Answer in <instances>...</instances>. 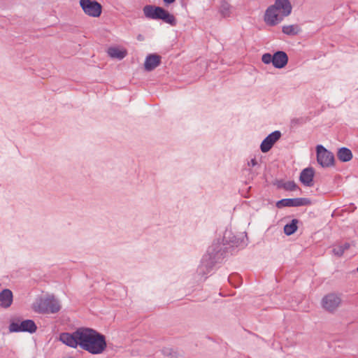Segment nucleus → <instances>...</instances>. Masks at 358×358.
I'll return each mask as SVG.
<instances>
[{
	"mask_svg": "<svg viewBox=\"0 0 358 358\" xmlns=\"http://www.w3.org/2000/svg\"><path fill=\"white\" fill-rule=\"evenodd\" d=\"M246 235L235 236L231 231L226 230L222 239L215 240L208 248L207 253L201 259L197 268L199 275L204 276L210 273L215 265L220 262L227 255L233 254L236 248L247 245Z\"/></svg>",
	"mask_w": 358,
	"mask_h": 358,
	"instance_id": "f257e3e1",
	"label": "nucleus"
},
{
	"mask_svg": "<svg viewBox=\"0 0 358 358\" xmlns=\"http://www.w3.org/2000/svg\"><path fill=\"white\" fill-rule=\"evenodd\" d=\"M59 341L71 348L79 346L92 355L101 354L107 346L104 335L87 327L78 328L73 333H62Z\"/></svg>",
	"mask_w": 358,
	"mask_h": 358,
	"instance_id": "f03ea898",
	"label": "nucleus"
},
{
	"mask_svg": "<svg viewBox=\"0 0 358 358\" xmlns=\"http://www.w3.org/2000/svg\"><path fill=\"white\" fill-rule=\"evenodd\" d=\"M292 10V6L289 0H275L274 4L266 10L264 20L268 26H275L281 22L285 17L289 15Z\"/></svg>",
	"mask_w": 358,
	"mask_h": 358,
	"instance_id": "7ed1b4c3",
	"label": "nucleus"
},
{
	"mask_svg": "<svg viewBox=\"0 0 358 358\" xmlns=\"http://www.w3.org/2000/svg\"><path fill=\"white\" fill-rule=\"evenodd\" d=\"M143 14L148 19L162 20L173 27L177 24L175 16L162 7L154 5H146L143 8Z\"/></svg>",
	"mask_w": 358,
	"mask_h": 358,
	"instance_id": "20e7f679",
	"label": "nucleus"
},
{
	"mask_svg": "<svg viewBox=\"0 0 358 358\" xmlns=\"http://www.w3.org/2000/svg\"><path fill=\"white\" fill-rule=\"evenodd\" d=\"M35 312L39 313H56L61 309L59 301L53 296L41 298L33 304Z\"/></svg>",
	"mask_w": 358,
	"mask_h": 358,
	"instance_id": "39448f33",
	"label": "nucleus"
},
{
	"mask_svg": "<svg viewBox=\"0 0 358 358\" xmlns=\"http://www.w3.org/2000/svg\"><path fill=\"white\" fill-rule=\"evenodd\" d=\"M10 332H28L29 334L35 333L37 330V326L32 320H24L20 321H11L8 327Z\"/></svg>",
	"mask_w": 358,
	"mask_h": 358,
	"instance_id": "423d86ee",
	"label": "nucleus"
},
{
	"mask_svg": "<svg viewBox=\"0 0 358 358\" xmlns=\"http://www.w3.org/2000/svg\"><path fill=\"white\" fill-rule=\"evenodd\" d=\"M80 6L84 13L90 17H98L102 12V6L96 0H80Z\"/></svg>",
	"mask_w": 358,
	"mask_h": 358,
	"instance_id": "0eeeda50",
	"label": "nucleus"
},
{
	"mask_svg": "<svg viewBox=\"0 0 358 358\" xmlns=\"http://www.w3.org/2000/svg\"><path fill=\"white\" fill-rule=\"evenodd\" d=\"M317 161L322 167H329L334 164V154L327 150L323 145H318L316 147Z\"/></svg>",
	"mask_w": 358,
	"mask_h": 358,
	"instance_id": "6e6552de",
	"label": "nucleus"
},
{
	"mask_svg": "<svg viewBox=\"0 0 358 358\" xmlns=\"http://www.w3.org/2000/svg\"><path fill=\"white\" fill-rule=\"evenodd\" d=\"M311 201L308 198H294V199H282L276 203V207L281 208L282 207H299L309 206Z\"/></svg>",
	"mask_w": 358,
	"mask_h": 358,
	"instance_id": "1a4fd4ad",
	"label": "nucleus"
},
{
	"mask_svg": "<svg viewBox=\"0 0 358 358\" xmlns=\"http://www.w3.org/2000/svg\"><path fill=\"white\" fill-rule=\"evenodd\" d=\"M340 296L334 293L327 294L322 298V306L329 312L334 311L341 304Z\"/></svg>",
	"mask_w": 358,
	"mask_h": 358,
	"instance_id": "9d476101",
	"label": "nucleus"
},
{
	"mask_svg": "<svg viewBox=\"0 0 358 358\" xmlns=\"http://www.w3.org/2000/svg\"><path fill=\"white\" fill-rule=\"evenodd\" d=\"M281 137L280 131H274L268 134L262 142L260 145L261 151L264 153L268 152L274 145V143Z\"/></svg>",
	"mask_w": 358,
	"mask_h": 358,
	"instance_id": "9b49d317",
	"label": "nucleus"
},
{
	"mask_svg": "<svg viewBox=\"0 0 358 358\" xmlns=\"http://www.w3.org/2000/svg\"><path fill=\"white\" fill-rule=\"evenodd\" d=\"M315 171L313 168L308 167L304 169L300 174L299 180L306 187H311L313 185V178Z\"/></svg>",
	"mask_w": 358,
	"mask_h": 358,
	"instance_id": "f8f14e48",
	"label": "nucleus"
},
{
	"mask_svg": "<svg viewBox=\"0 0 358 358\" xmlns=\"http://www.w3.org/2000/svg\"><path fill=\"white\" fill-rule=\"evenodd\" d=\"M161 62V57L156 54L148 55L145 60L144 67L147 71H151L157 67Z\"/></svg>",
	"mask_w": 358,
	"mask_h": 358,
	"instance_id": "ddd939ff",
	"label": "nucleus"
},
{
	"mask_svg": "<svg viewBox=\"0 0 358 358\" xmlns=\"http://www.w3.org/2000/svg\"><path fill=\"white\" fill-rule=\"evenodd\" d=\"M288 62L287 55L283 51H277L273 54V65L276 69L285 67Z\"/></svg>",
	"mask_w": 358,
	"mask_h": 358,
	"instance_id": "4468645a",
	"label": "nucleus"
},
{
	"mask_svg": "<svg viewBox=\"0 0 358 358\" xmlns=\"http://www.w3.org/2000/svg\"><path fill=\"white\" fill-rule=\"evenodd\" d=\"M13 302V293L8 289H4L0 292V305L3 308H8Z\"/></svg>",
	"mask_w": 358,
	"mask_h": 358,
	"instance_id": "2eb2a0df",
	"label": "nucleus"
},
{
	"mask_svg": "<svg viewBox=\"0 0 358 358\" xmlns=\"http://www.w3.org/2000/svg\"><path fill=\"white\" fill-rule=\"evenodd\" d=\"M352 151L345 147H342L338 150L337 157L342 162H348L352 159Z\"/></svg>",
	"mask_w": 358,
	"mask_h": 358,
	"instance_id": "dca6fc26",
	"label": "nucleus"
},
{
	"mask_svg": "<svg viewBox=\"0 0 358 358\" xmlns=\"http://www.w3.org/2000/svg\"><path fill=\"white\" fill-rule=\"evenodd\" d=\"M301 31L298 24L285 25L282 28L283 34L288 36H296Z\"/></svg>",
	"mask_w": 358,
	"mask_h": 358,
	"instance_id": "f3484780",
	"label": "nucleus"
},
{
	"mask_svg": "<svg viewBox=\"0 0 358 358\" xmlns=\"http://www.w3.org/2000/svg\"><path fill=\"white\" fill-rule=\"evenodd\" d=\"M108 54L112 58H116L118 59H122L127 55V52L124 50H122L117 48L111 47L108 49Z\"/></svg>",
	"mask_w": 358,
	"mask_h": 358,
	"instance_id": "a211bd4d",
	"label": "nucleus"
},
{
	"mask_svg": "<svg viewBox=\"0 0 358 358\" xmlns=\"http://www.w3.org/2000/svg\"><path fill=\"white\" fill-rule=\"evenodd\" d=\"M231 8L232 7L229 3L223 1L220 6L219 13L223 17H229L231 14Z\"/></svg>",
	"mask_w": 358,
	"mask_h": 358,
	"instance_id": "6ab92c4d",
	"label": "nucleus"
},
{
	"mask_svg": "<svg viewBox=\"0 0 358 358\" xmlns=\"http://www.w3.org/2000/svg\"><path fill=\"white\" fill-rule=\"evenodd\" d=\"M248 166L249 167L248 170L251 175V178H253L255 176L257 175V170L259 169L260 165L255 158H252L248 162Z\"/></svg>",
	"mask_w": 358,
	"mask_h": 358,
	"instance_id": "aec40b11",
	"label": "nucleus"
},
{
	"mask_svg": "<svg viewBox=\"0 0 358 358\" xmlns=\"http://www.w3.org/2000/svg\"><path fill=\"white\" fill-rule=\"evenodd\" d=\"M297 223L298 220L293 219L290 223L285 224L284 227V233L287 236L293 234L297 230Z\"/></svg>",
	"mask_w": 358,
	"mask_h": 358,
	"instance_id": "412c9836",
	"label": "nucleus"
},
{
	"mask_svg": "<svg viewBox=\"0 0 358 358\" xmlns=\"http://www.w3.org/2000/svg\"><path fill=\"white\" fill-rule=\"evenodd\" d=\"M350 243H345L342 245H338L333 249V252L335 255L341 257L343 255L344 252L350 248Z\"/></svg>",
	"mask_w": 358,
	"mask_h": 358,
	"instance_id": "4be33fe9",
	"label": "nucleus"
},
{
	"mask_svg": "<svg viewBox=\"0 0 358 358\" xmlns=\"http://www.w3.org/2000/svg\"><path fill=\"white\" fill-rule=\"evenodd\" d=\"M162 354L164 356L169 357L171 358H176L178 357V354L174 351L172 348H164L162 350Z\"/></svg>",
	"mask_w": 358,
	"mask_h": 358,
	"instance_id": "5701e85b",
	"label": "nucleus"
},
{
	"mask_svg": "<svg viewBox=\"0 0 358 358\" xmlns=\"http://www.w3.org/2000/svg\"><path fill=\"white\" fill-rule=\"evenodd\" d=\"M282 187L287 191H294L298 189L297 185L294 181H287L285 182Z\"/></svg>",
	"mask_w": 358,
	"mask_h": 358,
	"instance_id": "b1692460",
	"label": "nucleus"
},
{
	"mask_svg": "<svg viewBox=\"0 0 358 358\" xmlns=\"http://www.w3.org/2000/svg\"><path fill=\"white\" fill-rule=\"evenodd\" d=\"M273 55H272L270 53H264L262 57V62L266 64H269L271 63L273 64Z\"/></svg>",
	"mask_w": 358,
	"mask_h": 358,
	"instance_id": "393cba45",
	"label": "nucleus"
},
{
	"mask_svg": "<svg viewBox=\"0 0 358 358\" xmlns=\"http://www.w3.org/2000/svg\"><path fill=\"white\" fill-rule=\"evenodd\" d=\"M305 122V120L302 117L301 118H294L291 120V126L296 127L298 125H301Z\"/></svg>",
	"mask_w": 358,
	"mask_h": 358,
	"instance_id": "a878e982",
	"label": "nucleus"
},
{
	"mask_svg": "<svg viewBox=\"0 0 358 358\" xmlns=\"http://www.w3.org/2000/svg\"><path fill=\"white\" fill-rule=\"evenodd\" d=\"M163 1L164 2V3L166 4H171L173 3V2L176 1V0H163Z\"/></svg>",
	"mask_w": 358,
	"mask_h": 358,
	"instance_id": "bb28decb",
	"label": "nucleus"
},
{
	"mask_svg": "<svg viewBox=\"0 0 358 358\" xmlns=\"http://www.w3.org/2000/svg\"><path fill=\"white\" fill-rule=\"evenodd\" d=\"M138 38L141 39V35H139Z\"/></svg>",
	"mask_w": 358,
	"mask_h": 358,
	"instance_id": "cd10ccee",
	"label": "nucleus"
},
{
	"mask_svg": "<svg viewBox=\"0 0 358 358\" xmlns=\"http://www.w3.org/2000/svg\"><path fill=\"white\" fill-rule=\"evenodd\" d=\"M138 38L141 39V35H139Z\"/></svg>",
	"mask_w": 358,
	"mask_h": 358,
	"instance_id": "c85d7f7f",
	"label": "nucleus"
},
{
	"mask_svg": "<svg viewBox=\"0 0 358 358\" xmlns=\"http://www.w3.org/2000/svg\"><path fill=\"white\" fill-rule=\"evenodd\" d=\"M357 271H358V267H357Z\"/></svg>",
	"mask_w": 358,
	"mask_h": 358,
	"instance_id": "c756f323",
	"label": "nucleus"
}]
</instances>
